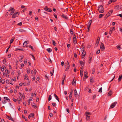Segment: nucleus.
I'll list each match as a JSON object with an SVG mask.
<instances>
[{
  "mask_svg": "<svg viewBox=\"0 0 122 122\" xmlns=\"http://www.w3.org/2000/svg\"><path fill=\"white\" fill-rule=\"evenodd\" d=\"M68 15L67 12H63L61 13V18L64 20H68Z\"/></svg>",
  "mask_w": 122,
  "mask_h": 122,
  "instance_id": "obj_1",
  "label": "nucleus"
},
{
  "mask_svg": "<svg viewBox=\"0 0 122 122\" xmlns=\"http://www.w3.org/2000/svg\"><path fill=\"white\" fill-rule=\"evenodd\" d=\"M98 10L100 13H102L104 12V8L102 5H100L99 6Z\"/></svg>",
  "mask_w": 122,
  "mask_h": 122,
  "instance_id": "obj_2",
  "label": "nucleus"
},
{
  "mask_svg": "<svg viewBox=\"0 0 122 122\" xmlns=\"http://www.w3.org/2000/svg\"><path fill=\"white\" fill-rule=\"evenodd\" d=\"M15 10V9L13 8L10 7L8 10L9 11H11V12L10 14V15H12L14 13Z\"/></svg>",
  "mask_w": 122,
  "mask_h": 122,
  "instance_id": "obj_3",
  "label": "nucleus"
},
{
  "mask_svg": "<svg viewBox=\"0 0 122 122\" xmlns=\"http://www.w3.org/2000/svg\"><path fill=\"white\" fill-rule=\"evenodd\" d=\"M20 14V12H17L15 14H14L12 16V18H15L16 17H17Z\"/></svg>",
  "mask_w": 122,
  "mask_h": 122,
  "instance_id": "obj_4",
  "label": "nucleus"
},
{
  "mask_svg": "<svg viewBox=\"0 0 122 122\" xmlns=\"http://www.w3.org/2000/svg\"><path fill=\"white\" fill-rule=\"evenodd\" d=\"M113 12V10H110L109 12L107 13V14L106 16H105V17L107 16L106 17H107L108 16L111 15Z\"/></svg>",
  "mask_w": 122,
  "mask_h": 122,
  "instance_id": "obj_5",
  "label": "nucleus"
},
{
  "mask_svg": "<svg viewBox=\"0 0 122 122\" xmlns=\"http://www.w3.org/2000/svg\"><path fill=\"white\" fill-rule=\"evenodd\" d=\"M100 48L101 50V51H103L105 49V47L104 46V44L102 43H101V45L100 46Z\"/></svg>",
  "mask_w": 122,
  "mask_h": 122,
  "instance_id": "obj_6",
  "label": "nucleus"
},
{
  "mask_svg": "<svg viewBox=\"0 0 122 122\" xmlns=\"http://www.w3.org/2000/svg\"><path fill=\"white\" fill-rule=\"evenodd\" d=\"M44 10L49 12H51L52 11L51 10L50 8H48L47 6H46L45 8H44Z\"/></svg>",
  "mask_w": 122,
  "mask_h": 122,
  "instance_id": "obj_7",
  "label": "nucleus"
},
{
  "mask_svg": "<svg viewBox=\"0 0 122 122\" xmlns=\"http://www.w3.org/2000/svg\"><path fill=\"white\" fill-rule=\"evenodd\" d=\"M117 103V102H114L112 103L110 106V107L112 108H113L115 106Z\"/></svg>",
  "mask_w": 122,
  "mask_h": 122,
  "instance_id": "obj_8",
  "label": "nucleus"
},
{
  "mask_svg": "<svg viewBox=\"0 0 122 122\" xmlns=\"http://www.w3.org/2000/svg\"><path fill=\"white\" fill-rule=\"evenodd\" d=\"M73 42L74 44H76L77 43L76 38L75 34L74 35Z\"/></svg>",
  "mask_w": 122,
  "mask_h": 122,
  "instance_id": "obj_9",
  "label": "nucleus"
},
{
  "mask_svg": "<svg viewBox=\"0 0 122 122\" xmlns=\"http://www.w3.org/2000/svg\"><path fill=\"white\" fill-rule=\"evenodd\" d=\"M66 66V68L69 69L70 67V65L69 64V62L68 61H67V63L65 64Z\"/></svg>",
  "mask_w": 122,
  "mask_h": 122,
  "instance_id": "obj_10",
  "label": "nucleus"
},
{
  "mask_svg": "<svg viewBox=\"0 0 122 122\" xmlns=\"http://www.w3.org/2000/svg\"><path fill=\"white\" fill-rule=\"evenodd\" d=\"M76 81L75 78L74 77L73 78V81H72V84L74 85H75L76 84Z\"/></svg>",
  "mask_w": 122,
  "mask_h": 122,
  "instance_id": "obj_11",
  "label": "nucleus"
},
{
  "mask_svg": "<svg viewBox=\"0 0 122 122\" xmlns=\"http://www.w3.org/2000/svg\"><path fill=\"white\" fill-rule=\"evenodd\" d=\"M112 94V92L111 91V90H110L109 92L107 94V95L108 96H111Z\"/></svg>",
  "mask_w": 122,
  "mask_h": 122,
  "instance_id": "obj_12",
  "label": "nucleus"
},
{
  "mask_svg": "<svg viewBox=\"0 0 122 122\" xmlns=\"http://www.w3.org/2000/svg\"><path fill=\"white\" fill-rule=\"evenodd\" d=\"M6 117L8 119L11 120L13 121H14L13 119L11 117H10L7 115H6Z\"/></svg>",
  "mask_w": 122,
  "mask_h": 122,
  "instance_id": "obj_13",
  "label": "nucleus"
},
{
  "mask_svg": "<svg viewBox=\"0 0 122 122\" xmlns=\"http://www.w3.org/2000/svg\"><path fill=\"white\" fill-rule=\"evenodd\" d=\"M122 77V75H120L119 76V77L118 79V81H121Z\"/></svg>",
  "mask_w": 122,
  "mask_h": 122,
  "instance_id": "obj_14",
  "label": "nucleus"
},
{
  "mask_svg": "<svg viewBox=\"0 0 122 122\" xmlns=\"http://www.w3.org/2000/svg\"><path fill=\"white\" fill-rule=\"evenodd\" d=\"M83 69L81 68L80 71V75L81 77H82L83 75V72L82 71Z\"/></svg>",
  "mask_w": 122,
  "mask_h": 122,
  "instance_id": "obj_15",
  "label": "nucleus"
},
{
  "mask_svg": "<svg viewBox=\"0 0 122 122\" xmlns=\"http://www.w3.org/2000/svg\"><path fill=\"white\" fill-rule=\"evenodd\" d=\"M82 51V58H83L86 55V52H84H84H83V51Z\"/></svg>",
  "mask_w": 122,
  "mask_h": 122,
  "instance_id": "obj_16",
  "label": "nucleus"
},
{
  "mask_svg": "<svg viewBox=\"0 0 122 122\" xmlns=\"http://www.w3.org/2000/svg\"><path fill=\"white\" fill-rule=\"evenodd\" d=\"M24 79L25 80V79H27V80H29L28 76L26 74H25L24 76Z\"/></svg>",
  "mask_w": 122,
  "mask_h": 122,
  "instance_id": "obj_17",
  "label": "nucleus"
},
{
  "mask_svg": "<svg viewBox=\"0 0 122 122\" xmlns=\"http://www.w3.org/2000/svg\"><path fill=\"white\" fill-rule=\"evenodd\" d=\"M113 30H114L111 27L110 28L109 31V34L110 35H111L112 34V31Z\"/></svg>",
  "mask_w": 122,
  "mask_h": 122,
  "instance_id": "obj_18",
  "label": "nucleus"
},
{
  "mask_svg": "<svg viewBox=\"0 0 122 122\" xmlns=\"http://www.w3.org/2000/svg\"><path fill=\"white\" fill-rule=\"evenodd\" d=\"M15 39V37H12L11 40H10V44H11V43H12L13 41H14V39Z\"/></svg>",
  "mask_w": 122,
  "mask_h": 122,
  "instance_id": "obj_19",
  "label": "nucleus"
},
{
  "mask_svg": "<svg viewBox=\"0 0 122 122\" xmlns=\"http://www.w3.org/2000/svg\"><path fill=\"white\" fill-rule=\"evenodd\" d=\"M99 40H98V39H97V42L95 44V45L97 46L99 44Z\"/></svg>",
  "mask_w": 122,
  "mask_h": 122,
  "instance_id": "obj_20",
  "label": "nucleus"
},
{
  "mask_svg": "<svg viewBox=\"0 0 122 122\" xmlns=\"http://www.w3.org/2000/svg\"><path fill=\"white\" fill-rule=\"evenodd\" d=\"M82 49L81 50V51H83L84 52V46L83 45H82L81 46Z\"/></svg>",
  "mask_w": 122,
  "mask_h": 122,
  "instance_id": "obj_21",
  "label": "nucleus"
},
{
  "mask_svg": "<svg viewBox=\"0 0 122 122\" xmlns=\"http://www.w3.org/2000/svg\"><path fill=\"white\" fill-rule=\"evenodd\" d=\"M74 95L75 96H76L77 95V91L76 89L74 90Z\"/></svg>",
  "mask_w": 122,
  "mask_h": 122,
  "instance_id": "obj_22",
  "label": "nucleus"
},
{
  "mask_svg": "<svg viewBox=\"0 0 122 122\" xmlns=\"http://www.w3.org/2000/svg\"><path fill=\"white\" fill-rule=\"evenodd\" d=\"M92 22V21L91 20H90L89 22L88 23V25L87 26L88 27H90L91 23Z\"/></svg>",
  "mask_w": 122,
  "mask_h": 122,
  "instance_id": "obj_23",
  "label": "nucleus"
},
{
  "mask_svg": "<svg viewBox=\"0 0 122 122\" xmlns=\"http://www.w3.org/2000/svg\"><path fill=\"white\" fill-rule=\"evenodd\" d=\"M54 96L55 97V98H56V100L58 101V102H59V98H58V97H57V96L55 94H54Z\"/></svg>",
  "mask_w": 122,
  "mask_h": 122,
  "instance_id": "obj_24",
  "label": "nucleus"
},
{
  "mask_svg": "<svg viewBox=\"0 0 122 122\" xmlns=\"http://www.w3.org/2000/svg\"><path fill=\"white\" fill-rule=\"evenodd\" d=\"M27 45V41H25L24 42V43H23V47H25Z\"/></svg>",
  "mask_w": 122,
  "mask_h": 122,
  "instance_id": "obj_25",
  "label": "nucleus"
},
{
  "mask_svg": "<svg viewBox=\"0 0 122 122\" xmlns=\"http://www.w3.org/2000/svg\"><path fill=\"white\" fill-rule=\"evenodd\" d=\"M46 50L49 53H50L52 51L51 49L50 48H48Z\"/></svg>",
  "mask_w": 122,
  "mask_h": 122,
  "instance_id": "obj_26",
  "label": "nucleus"
},
{
  "mask_svg": "<svg viewBox=\"0 0 122 122\" xmlns=\"http://www.w3.org/2000/svg\"><path fill=\"white\" fill-rule=\"evenodd\" d=\"M104 15L103 14H101L99 15V18H102L103 16Z\"/></svg>",
  "mask_w": 122,
  "mask_h": 122,
  "instance_id": "obj_27",
  "label": "nucleus"
},
{
  "mask_svg": "<svg viewBox=\"0 0 122 122\" xmlns=\"http://www.w3.org/2000/svg\"><path fill=\"white\" fill-rule=\"evenodd\" d=\"M90 113L88 112H86V117H87V116H88V115H90Z\"/></svg>",
  "mask_w": 122,
  "mask_h": 122,
  "instance_id": "obj_28",
  "label": "nucleus"
},
{
  "mask_svg": "<svg viewBox=\"0 0 122 122\" xmlns=\"http://www.w3.org/2000/svg\"><path fill=\"white\" fill-rule=\"evenodd\" d=\"M72 92H70V94L69 95V98L70 99H71V97L72 96Z\"/></svg>",
  "mask_w": 122,
  "mask_h": 122,
  "instance_id": "obj_29",
  "label": "nucleus"
},
{
  "mask_svg": "<svg viewBox=\"0 0 122 122\" xmlns=\"http://www.w3.org/2000/svg\"><path fill=\"white\" fill-rule=\"evenodd\" d=\"M19 31L21 32H25L26 31L22 29H20L19 30Z\"/></svg>",
  "mask_w": 122,
  "mask_h": 122,
  "instance_id": "obj_30",
  "label": "nucleus"
},
{
  "mask_svg": "<svg viewBox=\"0 0 122 122\" xmlns=\"http://www.w3.org/2000/svg\"><path fill=\"white\" fill-rule=\"evenodd\" d=\"M52 43L53 45L54 46H55L56 45V43L55 41L53 40H52Z\"/></svg>",
  "mask_w": 122,
  "mask_h": 122,
  "instance_id": "obj_31",
  "label": "nucleus"
},
{
  "mask_svg": "<svg viewBox=\"0 0 122 122\" xmlns=\"http://www.w3.org/2000/svg\"><path fill=\"white\" fill-rule=\"evenodd\" d=\"M79 62L80 63V64L81 65V66H82V65H84V63L82 61H79Z\"/></svg>",
  "mask_w": 122,
  "mask_h": 122,
  "instance_id": "obj_32",
  "label": "nucleus"
},
{
  "mask_svg": "<svg viewBox=\"0 0 122 122\" xmlns=\"http://www.w3.org/2000/svg\"><path fill=\"white\" fill-rule=\"evenodd\" d=\"M102 92V88L101 87L99 89L98 91L99 92L101 93Z\"/></svg>",
  "mask_w": 122,
  "mask_h": 122,
  "instance_id": "obj_33",
  "label": "nucleus"
},
{
  "mask_svg": "<svg viewBox=\"0 0 122 122\" xmlns=\"http://www.w3.org/2000/svg\"><path fill=\"white\" fill-rule=\"evenodd\" d=\"M6 67L4 66L3 67V68L1 69V71L2 72L5 69H6Z\"/></svg>",
  "mask_w": 122,
  "mask_h": 122,
  "instance_id": "obj_34",
  "label": "nucleus"
},
{
  "mask_svg": "<svg viewBox=\"0 0 122 122\" xmlns=\"http://www.w3.org/2000/svg\"><path fill=\"white\" fill-rule=\"evenodd\" d=\"M117 48L119 50H120L121 49V48L120 46V45H117Z\"/></svg>",
  "mask_w": 122,
  "mask_h": 122,
  "instance_id": "obj_35",
  "label": "nucleus"
},
{
  "mask_svg": "<svg viewBox=\"0 0 122 122\" xmlns=\"http://www.w3.org/2000/svg\"><path fill=\"white\" fill-rule=\"evenodd\" d=\"M67 12V11H66L65 9L63 8H61V13H63V12Z\"/></svg>",
  "mask_w": 122,
  "mask_h": 122,
  "instance_id": "obj_36",
  "label": "nucleus"
},
{
  "mask_svg": "<svg viewBox=\"0 0 122 122\" xmlns=\"http://www.w3.org/2000/svg\"><path fill=\"white\" fill-rule=\"evenodd\" d=\"M36 94L35 93L33 94V93H32L31 94V96L33 97V96H34V97H36Z\"/></svg>",
  "mask_w": 122,
  "mask_h": 122,
  "instance_id": "obj_37",
  "label": "nucleus"
},
{
  "mask_svg": "<svg viewBox=\"0 0 122 122\" xmlns=\"http://www.w3.org/2000/svg\"><path fill=\"white\" fill-rule=\"evenodd\" d=\"M92 58V57H89V63H90L91 61V59Z\"/></svg>",
  "mask_w": 122,
  "mask_h": 122,
  "instance_id": "obj_38",
  "label": "nucleus"
},
{
  "mask_svg": "<svg viewBox=\"0 0 122 122\" xmlns=\"http://www.w3.org/2000/svg\"><path fill=\"white\" fill-rule=\"evenodd\" d=\"M6 59L5 58H4L3 60V64H5L6 63Z\"/></svg>",
  "mask_w": 122,
  "mask_h": 122,
  "instance_id": "obj_39",
  "label": "nucleus"
},
{
  "mask_svg": "<svg viewBox=\"0 0 122 122\" xmlns=\"http://www.w3.org/2000/svg\"><path fill=\"white\" fill-rule=\"evenodd\" d=\"M70 32L71 34L72 35L73 34V32L72 30L71 29L70 30Z\"/></svg>",
  "mask_w": 122,
  "mask_h": 122,
  "instance_id": "obj_40",
  "label": "nucleus"
},
{
  "mask_svg": "<svg viewBox=\"0 0 122 122\" xmlns=\"http://www.w3.org/2000/svg\"><path fill=\"white\" fill-rule=\"evenodd\" d=\"M87 75V72L86 71H85L84 72V75Z\"/></svg>",
  "mask_w": 122,
  "mask_h": 122,
  "instance_id": "obj_41",
  "label": "nucleus"
},
{
  "mask_svg": "<svg viewBox=\"0 0 122 122\" xmlns=\"http://www.w3.org/2000/svg\"><path fill=\"white\" fill-rule=\"evenodd\" d=\"M66 77V75L65 74H64L63 76V79L65 80Z\"/></svg>",
  "mask_w": 122,
  "mask_h": 122,
  "instance_id": "obj_42",
  "label": "nucleus"
},
{
  "mask_svg": "<svg viewBox=\"0 0 122 122\" xmlns=\"http://www.w3.org/2000/svg\"><path fill=\"white\" fill-rule=\"evenodd\" d=\"M51 99V95H50L49 97L48 100L49 101H50Z\"/></svg>",
  "mask_w": 122,
  "mask_h": 122,
  "instance_id": "obj_43",
  "label": "nucleus"
},
{
  "mask_svg": "<svg viewBox=\"0 0 122 122\" xmlns=\"http://www.w3.org/2000/svg\"><path fill=\"white\" fill-rule=\"evenodd\" d=\"M96 97V95H93V98H92L93 99V100Z\"/></svg>",
  "mask_w": 122,
  "mask_h": 122,
  "instance_id": "obj_44",
  "label": "nucleus"
},
{
  "mask_svg": "<svg viewBox=\"0 0 122 122\" xmlns=\"http://www.w3.org/2000/svg\"><path fill=\"white\" fill-rule=\"evenodd\" d=\"M95 72V69H93L92 70V73L93 74H94Z\"/></svg>",
  "mask_w": 122,
  "mask_h": 122,
  "instance_id": "obj_45",
  "label": "nucleus"
},
{
  "mask_svg": "<svg viewBox=\"0 0 122 122\" xmlns=\"http://www.w3.org/2000/svg\"><path fill=\"white\" fill-rule=\"evenodd\" d=\"M29 47L30 48H31L32 50H33V46H31L30 45H29Z\"/></svg>",
  "mask_w": 122,
  "mask_h": 122,
  "instance_id": "obj_46",
  "label": "nucleus"
},
{
  "mask_svg": "<svg viewBox=\"0 0 122 122\" xmlns=\"http://www.w3.org/2000/svg\"><path fill=\"white\" fill-rule=\"evenodd\" d=\"M6 102V101L5 100L3 101L2 102V103L4 104Z\"/></svg>",
  "mask_w": 122,
  "mask_h": 122,
  "instance_id": "obj_47",
  "label": "nucleus"
},
{
  "mask_svg": "<svg viewBox=\"0 0 122 122\" xmlns=\"http://www.w3.org/2000/svg\"><path fill=\"white\" fill-rule=\"evenodd\" d=\"M100 52V50H98L96 52V54H99Z\"/></svg>",
  "mask_w": 122,
  "mask_h": 122,
  "instance_id": "obj_48",
  "label": "nucleus"
},
{
  "mask_svg": "<svg viewBox=\"0 0 122 122\" xmlns=\"http://www.w3.org/2000/svg\"><path fill=\"white\" fill-rule=\"evenodd\" d=\"M52 105L53 106L55 107L56 106V104L55 103H52Z\"/></svg>",
  "mask_w": 122,
  "mask_h": 122,
  "instance_id": "obj_49",
  "label": "nucleus"
},
{
  "mask_svg": "<svg viewBox=\"0 0 122 122\" xmlns=\"http://www.w3.org/2000/svg\"><path fill=\"white\" fill-rule=\"evenodd\" d=\"M90 81L91 82H93V77L91 78Z\"/></svg>",
  "mask_w": 122,
  "mask_h": 122,
  "instance_id": "obj_50",
  "label": "nucleus"
},
{
  "mask_svg": "<svg viewBox=\"0 0 122 122\" xmlns=\"http://www.w3.org/2000/svg\"><path fill=\"white\" fill-rule=\"evenodd\" d=\"M22 22H21L19 23H18V25H20V26H21L22 25Z\"/></svg>",
  "mask_w": 122,
  "mask_h": 122,
  "instance_id": "obj_51",
  "label": "nucleus"
},
{
  "mask_svg": "<svg viewBox=\"0 0 122 122\" xmlns=\"http://www.w3.org/2000/svg\"><path fill=\"white\" fill-rule=\"evenodd\" d=\"M27 60L26 59V60H25V61H24V64L25 65L27 63Z\"/></svg>",
  "mask_w": 122,
  "mask_h": 122,
  "instance_id": "obj_52",
  "label": "nucleus"
},
{
  "mask_svg": "<svg viewBox=\"0 0 122 122\" xmlns=\"http://www.w3.org/2000/svg\"><path fill=\"white\" fill-rule=\"evenodd\" d=\"M26 103L25 102H23V104L24 106H26Z\"/></svg>",
  "mask_w": 122,
  "mask_h": 122,
  "instance_id": "obj_53",
  "label": "nucleus"
},
{
  "mask_svg": "<svg viewBox=\"0 0 122 122\" xmlns=\"http://www.w3.org/2000/svg\"><path fill=\"white\" fill-rule=\"evenodd\" d=\"M49 116L50 117H52L53 116V114L52 113H50L49 114Z\"/></svg>",
  "mask_w": 122,
  "mask_h": 122,
  "instance_id": "obj_54",
  "label": "nucleus"
},
{
  "mask_svg": "<svg viewBox=\"0 0 122 122\" xmlns=\"http://www.w3.org/2000/svg\"><path fill=\"white\" fill-rule=\"evenodd\" d=\"M32 13V12L31 11H30L29 12V14L30 15H31Z\"/></svg>",
  "mask_w": 122,
  "mask_h": 122,
  "instance_id": "obj_55",
  "label": "nucleus"
},
{
  "mask_svg": "<svg viewBox=\"0 0 122 122\" xmlns=\"http://www.w3.org/2000/svg\"><path fill=\"white\" fill-rule=\"evenodd\" d=\"M1 82L3 84H4L5 83V81L4 80H2L1 81Z\"/></svg>",
  "mask_w": 122,
  "mask_h": 122,
  "instance_id": "obj_56",
  "label": "nucleus"
},
{
  "mask_svg": "<svg viewBox=\"0 0 122 122\" xmlns=\"http://www.w3.org/2000/svg\"><path fill=\"white\" fill-rule=\"evenodd\" d=\"M45 77H46V79H47L48 80H49V79L48 78V77L47 75H45Z\"/></svg>",
  "mask_w": 122,
  "mask_h": 122,
  "instance_id": "obj_57",
  "label": "nucleus"
},
{
  "mask_svg": "<svg viewBox=\"0 0 122 122\" xmlns=\"http://www.w3.org/2000/svg\"><path fill=\"white\" fill-rule=\"evenodd\" d=\"M32 106L33 107H34V108H35V109H36V106L35 105H33Z\"/></svg>",
  "mask_w": 122,
  "mask_h": 122,
  "instance_id": "obj_58",
  "label": "nucleus"
},
{
  "mask_svg": "<svg viewBox=\"0 0 122 122\" xmlns=\"http://www.w3.org/2000/svg\"><path fill=\"white\" fill-rule=\"evenodd\" d=\"M4 98L6 100H8V98L7 97H4Z\"/></svg>",
  "mask_w": 122,
  "mask_h": 122,
  "instance_id": "obj_59",
  "label": "nucleus"
},
{
  "mask_svg": "<svg viewBox=\"0 0 122 122\" xmlns=\"http://www.w3.org/2000/svg\"><path fill=\"white\" fill-rule=\"evenodd\" d=\"M90 119V116H87L86 117V120L89 119Z\"/></svg>",
  "mask_w": 122,
  "mask_h": 122,
  "instance_id": "obj_60",
  "label": "nucleus"
},
{
  "mask_svg": "<svg viewBox=\"0 0 122 122\" xmlns=\"http://www.w3.org/2000/svg\"><path fill=\"white\" fill-rule=\"evenodd\" d=\"M70 46V44H68L67 45V47L68 48H69Z\"/></svg>",
  "mask_w": 122,
  "mask_h": 122,
  "instance_id": "obj_61",
  "label": "nucleus"
},
{
  "mask_svg": "<svg viewBox=\"0 0 122 122\" xmlns=\"http://www.w3.org/2000/svg\"><path fill=\"white\" fill-rule=\"evenodd\" d=\"M84 77L86 78H87L88 77V76L87 75H84Z\"/></svg>",
  "mask_w": 122,
  "mask_h": 122,
  "instance_id": "obj_62",
  "label": "nucleus"
},
{
  "mask_svg": "<svg viewBox=\"0 0 122 122\" xmlns=\"http://www.w3.org/2000/svg\"><path fill=\"white\" fill-rule=\"evenodd\" d=\"M74 56L75 58H76L77 57L76 54V53H74Z\"/></svg>",
  "mask_w": 122,
  "mask_h": 122,
  "instance_id": "obj_63",
  "label": "nucleus"
},
{
  "mask_svg": "<svg viewBox=\"0 0 122 122\" xmlns=\"http://www.w3.org/2000/svg\"><path fill=\"white\" fill-rule=\"evenodd\" d=\"M118 15L120 16L121 17H122V13L121 14H119Z\"/></svg>",
  "mask_w": 122,
  "mask_h": 122,
  "instance_id": "obj_64",
  "label": "nucleus"
}]
</instances>
